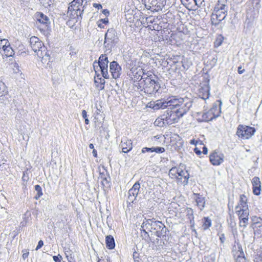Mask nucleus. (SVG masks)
I'll return each mask as SVG.
<instances>
[{
	"label": "nucleus",
	"instance_id": "2eb2a0df",
	"mask_svg": "<svg viewBox=\"0 0 262 262\" xmlns=\"http://www.w3.org/2000/svg\"><path fill=\"white\" fill-rule=\"evenodd\" d=\"M121 67L116 61H113L110 63V72L113 78L117 79L120 78L121 74Z\"/></svg>",
	"mask_w": 262,
	"mask_h": 262
},
{
	"label": "nucleus",
	"instance_id": "b1692460",
	"mask_svg": "<svg viewBox=\"0 0 262 262\" xmlns=\"http://www.w3.org/2000/svg\"><path fill=\"white\" fill-rule=\"evenodd\" d=\"M122 150L123 152L127 153L132 149V142L131 140L124 138L121 142Z\"/></svg>",
	"mask_w": 262,
	"mask_h": 262
},
{
	"label": "nucleus",
	"instance_id": "2f4dec72",
	"mask_svg": "<svg viewBox=\"0 0 262 262\" xmlns=\"http://www.w3.org/2000/svg\"><path fill=\"white\" fill-rule=\"evenodd\" d=\"M224 40V37L222 34L217 35L213 42L214 47L216 48L220 47L222 44Z\"/></svg>",
	"mask_w": 262,
	"mask_h": 262
},
{
	"label": "nucleus",
	"instance_id": "052dcab7",
	"mask_svg": "<svg viewBox=\"0 0 262 262\" xmlns=\"http://www.w3.org/2000/svg\"><path fill=\"white\" fill-rule=\"evenodd\" d=\"M261 253L259 255V258H260V262H262V247L261 248Z\"/></svg>",
	"mask_w": 262,
	"mask_h": 262
},
{
	"label": "nucleus",
	"instance_id": "8fccbe9b",
	"mask_svg": "<svg viewBox=\"0 0 262 262\" xmlns=\"http://www.w3.org/2000/svg\"><path fill=\"white\" fill-rule=\"evenodd\" d=\"M5 90V85L4 82L0 80V94H2Z\"/></svg>",
	"mask_w": 262,
	"mask_h": 262
},
{
	"label": "nucleus",
	"instance_id": "a211bd4d",
	"mask_svg": "<svg viewBox=\"0 0 262 262\" xmlns=\"http://www.w3.org/2000/svg\"><path fill=\"white\" fill-rule=\"evenodd\" d=\"M140 188V185L139 182H136L134 184L132 188L128 191V201L131 203L134 202L139 193Z\"/></svg>",
	"mask_w": 262,
	"mask_h": 262
},
{
	"label": "nucleus",
	"instance_id": "473e14b6",
	"mask_svg": "<svg viewBox=\"0 0 262 262\" xmlns=\"http://www.w3.org/2000/svg\"><path fill=\"white\" fill-rule=\"evenodd\" d=\"M210 110L211 111L212 114L214 116L215 118L219 116L221 113V106H217L216 104L213 105Z\"/></svg>",
	"mask_w": 262,
	"mask_h": 262
},
{
	"label": "nucleus",
	"instance_id": "58836bf2",
	"mask_svg": "<svg viewBox=\"0 0 262 262\" xmlns=\"http://www.w3.org/2000/svg\"><path fill=\"white\" fill-rule=\"evenodd\" d=\"M252 221L254 224L258 225V227L262 228V219L261 218L254 216L252 218Z\"/></svg>",
	"mask_w": 262,
	"mask_h": 262
},
{
	"label": "nucleus",
	"instance_id": "423d86ee",
	"mask_svg": "<svg viewBox=\"0 0 262 262\" xmlns=\"http://www.w3.org/2000/svg\"><path fill=\"white\" fill-rule=\"evenodd\" d=\"M183 167V166L181 167V165L172 167L169 170V175L172 178L178 179L180 182L186 185L188 183L189 174Z\"/></svg>",
	"mask_w": 262,
	"mask_h": 262
},
{
	"label": "nucleus",
	"instance_id": "4be33fe9",
	"mask_svg": "<svg viewBox=\"0 0 262 262\" xmlns=\"http://www.w3.org/2000/svg\"><path fill=\"white\" fill-rule=\"evenodd\" d=\"M193 199L195 200L196 205L201 211H202L205 206V198L199 193H194Z\"/></svg>",
	"mask_w": 262,
	"mask_h": 262
},
{
	"label": "nucleus",
	"instance_id": "69168bd1",
	"mask_svg": "<svg viewBox=\"0 0 262 262\" xmlns=\"http://www.w3.org/2000/svg\"><path fill=\"white\" fill-rule=\"evenodd\" d=\"M154 138H156L157 139H159V137H158V136H155Z\"/></svg>",
	"mask_w": 262,
	"mask_h": 262
},
{
	"label": "nucleus",
	"instance_id": "f03ea898",
	"mask_svg": "<svg viewBox=\"0 0 262 262\" xmlns=\"http://www.w3.org/2000/svg\"><path fill=\"white\" fill-rule=\"evenodd\" d=\"M135 84L138 89L148 94H152L158 92L160 84L158 81V77L152 73H147L143 76L139 82Z\"/></svg>",
	"mask_w": 262,
	"mask_h": 262
},
{
	"label": "nucleus",
	"instance_id": "cd10ccee",
	"mask_svg": "<svg viewBox=\"0 0 262 262\" xmlns=\"http://www.w3.org/2000/svg\"><path fill=\"white\" fill-rule=\"evenodd\" d=\"M106 247L109 249H113L115 247V243L114 237L112 235H107L105 237Z\"/></svg>",
	"mask_w": 262,
	"mask_h": 262
},
{
	"label": "nucleus",
	"instance_id": "f3484780",
	"mask_svg": "<svg viewBox=\"0 0 262 262\" xmlns=\"http://www.w3.org/2000/svg\"><path fill=\"white\" fill-rule=\"evenodd\" d=\"M149 3L150 5L148 9L158 12L163 8L166 2V0H150Z\"/></svg>",
	"mask_w": 262,
	"mask_h": 262
},
{
	"label": "nucleus",
	"instance_id": "5fc2aeb1",
	"mask_svg": "<svg viewBox=\"0 0 262 262\" xmlns=\"http://www.w3.org/2000/svg\"><path fill=\"white\" fill-rule=\"evenodd\" d=\"M93 7L94 8H95L98 9H101L102 8V5L101 4H97V3L93 4Z\"/></svg>",
	"mask_w": 262,
	"mask_h": 262
},
{
	"label": "nucleus",
	"instance_id": "aec40b11",
	"mask_svg": "<svg viewBox=\"0 0 262 262\" xmlns=\"http://www.w3.org/2000/svg\"><path fill=\"white\" fill-rule=\"evenodd\" d=\"M156 223L157 227H155L154 229L156 235L160 238L165 236L167 229L164 224L160 221H157Z\"/></svg>",
	"mask_w": 262,
	"mask_h": 262
},
{
	"label": "nucleus",
	"instance_id": "680f3d73",
	"mask_svg": "<svg viewBox=\"0 0 262 262\" xmlns=\"http://www.w3.org/2000/svg\"><path fill=\"white\" fill-rule=\"evenodd\" d=\"M84 120H84L85 123L86 124H89V119L86 118H85Z\"/></svg>",
	"mask_w": 262,
	"mask_h": 262
},
{
	"label": "nucleus",
	"instance_id": "f8f14e48",
	"mask_svg": "<svg viewBox=\"0 0 262 262\" xmlns=\"http://www.w3.org/2000/svg\"><path fill=\"white\" fill-rule=\"evenodd\" d=\"M147 27L151 30L160 31L162 29V20L158 17L150 16L146 18Z\"/></svg>",
	"mask_w": 262,
	"mask_h": 262
},
{
	"label": "nucleus",
	"instance_id": "412c9836",
	"mask_svg": "<svg viewBox=\"0 0 262 262\" xmlns=\"http://www.w3.org/2000/svg\"><path fill=\"white\" fill-rule=\"evenodd\" d=\"M95 76L94 77V83L95 86L99 90H102L104 89L105 81L104 78H102L100 75L97 74V71L95 70Z\"/></svg>",
	"mask_w": 262,
	"mask_h": 262
},
{
	"label": "nucleus",
	"instance_id": "c03bdc74",
	"mask_svg": "<svg viewBox=\"0 0 262 262\" xmlns=\"http://www.w3.org/2000/svg\"><path fill=\"white\" fill-rule=\"evenodd\" d=\"M153 152L157 153H163L165 151V148L161 147H153Z\"/></svg>",
	"mask_w": 262,
	"mask_h": 262
},
{
	"label": "nucleus",
	"instance_id": "c9c22d12",
	"mask_svg": "<svg viewBox=\"0 0 262 262\" xmlns=\"http://www.w3.org/2000/svg\"><path fill=\"white\" fill-rule=\"evenodd\" d=\"M203 220V227L204 230H206L211 226V221L208 217H205Z\"/></svg>",
	"mask_w": 262,
	"mask_h": 262
},
{
	"label": "nucleus",
	"instance_id": "c85d7f7f",
	"mask_svg": "<svg viewBox=\"0 0 262 262\" xmlns=\"http://www.w3.org/2000/svg\"><path fill=\"white\" fill-rule=\"evenodd\" d=\"M236 213L238 214L239 219H242L243 217L248 218L249 215L248 208L236 210Z\"/></svg>",
	"mask_w": 262,
	"mask_h": 262
},
{
	"label": "nucleus",
	"instance_id": "1a4fd4ad",
	"mask_svg": "<svg viewBox=\"0 0 262 262\" xmlns=\"http://www.w3.org/2000/svg\"><path fill=\"white\" fill-rule=\"evenodd\" d=\"M108 58L106 54H102L99 58L98 62L96 61H94L93 63V67L94 70H95V68H98L99 67L101 74L103 78L105 79L109 78V75L108 73Z\"/></svg>",
	"mask_w": 262,
	"mask_h": 262
},
{
	"label": "nucleus",
	"instance_id": "79ce46f5",
	"mask_svg": "<svg viewBox=\"0 0 262 262\" xmlns=\"http://www.w3.org/2000/svg\"><path fill=\"white\" fill-rule=\"evenodd\" d=\"M8 39H2L0 37V49H3L8 45Z\"/></svg>",
	"mask_w": 262,
	"mask_h": 262
},
{
	"label": "nucleus",
	"instance_id": "6ab92c4d",
	"mask_svg": "<svg viewBox=\"0 0 262 262\" xmlns=\"http://www.w3.org/2000/svg\"><path fill=\"white\" fill-rule=\"evenodd\" d=\"M209 160L211 164H221L224 162V156L221 152L214 150L210 154Z\"/></svg>",
	"mask_w": 262,
	"mask_h": 262
},
{
	"label": "nucleus",
	"instance_id": "a18cd8bd",
	"mask_svg": "<svg viewBox=\"0 0 262 262\" xmlns=\"http://www.w3.org/2000/svg\"><path fill=\"white\" fill-rule=\"evenodd\" d=\"M29 176L27 173V172H24L23 173V176L22 177V180L24 182L23 184L24 185H25V183H26L29 180Z\"/></svg>",
	"mask_w": 262,
	"mask_h": 262
},
{
	"label": "nucleus",
	"instance_id": "ea45409f",
	"mask_svg": "<svg viewBox=\"0 0 262 262\" xmlns=\"http://www.w3.org/2000/svg\"><path fill=\"white\" fill-rule=\"evenodd\" d=\"M248 218L243 217L242 219H239V226L241 227H243L244 228H246L248 224Z\"/></svg>",
	"mask_w": 262,
	"mask_h": 262
},
{
	"label": "nucleus",
	"instance_id": "9b49d317",
	"mask_svg": "<svg viewBox=\"0 0 262 262\" xmlns=\"http://www.w3.org/2000/svg\"><path fill=\"white\" fill-rule=\"evenodd\" d=\"M144 74L140 67L134 65L130 68L128 75L135 85L136 82L138 83L142 79Z\"/></svg>",
	"mask_w": 262,
	"mask_h": 262
},
{
	"label": "nucleus",
	"instance_id": "864d4df0",
	"mask_svg": "<svg viewBox=\"0 0 262 262\" xmlns=\"http://www.w3.org/2000/svg\"><path fill=\"white\" fill-rule=\"evenodd\" d=\"M225 239H226V238H225V234L224 233L221 234L220 236V239L221 243H224L225 241Z\"/></svg>",
	"mask_w": 262,
	"mask_h": 262
},
{
	"label": "nucleus",
	"instance_id": "7c9ffc66",
	"mask_svg": "<svg viewBox=\"0 0 262 262\" xmlns=\"http://www.w3.org/2000/svg\"><path fill=\"white\" fill-rule=\"evenodd\" d=\"M202 118L203 120L206 122L211 121L215 118L210 109L203 114Z\"/></svg>",
	"mask_w": 262,
	"mask_h": 262
},
{
	"label": "nucleus",
	"instance_id": "0eeeda50",
	"mask_svg": "<svg viewBox=\"0 0 262 262\" xmlns=\"http://www.w3.org/2000/svg\"><path fill=\"white\" fill-rule=\"evenodd\" d=\"M83 0H73L68 7L67 14L71 19H78L82 14Z\"/></svg>",
	"mask_w": 262,
	"mask_h": 262
},
{
	"label": "nucleus",
	"instance_id": "dca6fc26",
	"mask_svg": "<svg viewBox=\"0 0 262 262\" xmlns=\"http://www.w3.org/2000/svg\"><path fill=\"white\" fill-rule=\"evenodd\" d=\"M198 94L200 97L204 100L208 99L210 95V87L209 81H205L200 83Z\"/></svg>",
	"mask_w": 262,
	"mask_h": 262
},
{
	"label": "nucleus",
	"instance_id": "6e6552de",
	"mask_svg": "<svg viewBox=\"0 0 262 262\" xmlns=\"http://www.w3.org/2000/svg\"><path fill=\"white\" fill-rule=\"evenodd\" d=\"M156 221H154L153 219H145L141 226V235L145 241L150 240L149 232L154 231L155 227L156 226Z\"/></svg>",
	"mask_w": 262,
	"mask_h": 262
},
{
	"label": "nucleus",
	"instance_id": "4d7b16f0",
	"mask_svg": "<svg viewBox=\"0 0 262 262\" xmlns=\"http://www.w3.org/2000/svg\"><path fill=\"white\" fill-rule=\"evenodd\" d=\"M82 117L85 119L87 118L86 112L85 110H83L82 112Z\"/></svg>",
	"mask_w": 262,
	"mask_h": 262
},
{
	"label": "nucleus",
	"instance_id": "f257e3e1",
	"mask_svg": "<svg viewBox=\"0 0 262 262\" xmlns=\"http://www.w3.org/2000/svg\"><path fill=\"white\" fill-rule=\"evenodd\" d=\"M149 107L154 110L164 109L169 107L182 117L189 111L191 102L188 99L171 96L166 100H158L149 103Z\"/></svg>",
	"mask_w": 262,
	"mask_h": 262
},
{
	"label": "nucleus",
	"instance_id": "4c0bfd02",
	"mask_svg": "<svg viewBox=\"0 0 262 262\" xmlns=\"http://www.w3.org/2000/svg\"><path fill=\"white\" fill-rule=\"evenodd\" d=\"M252 187L256 186H261L260 181L259 178L257 177H254L252 180Z\"/></svg>",
	"mask_w": 262,
	"mask_h": 262
},
{
	"label": "nucleus",
	"instance_id": "338daca9",
	"mask_svg": "<svg viewBox=\"0 0 262 262\" xmlns=\"http://www.w3.org/2000/svg\"><path fill=\"white\" fill-rule=\"evenodd\" d=\"M98 262H103V261H101V260L99 259Z\"/></svg>",
	"mask_w": 262,
	"mask_h": 262
},
{
	"label": "nucleus",
	"instance_id": "0e129e2a",
	"mask_svg": "<svg viewBox=\"0 0 262 262\" xmlns=\"http://www.w3.org/2000/svg\"><path fill=\"white\" fill-rule=\"evenodd\" d=\"M27 256H28V254H23V257L24 258H25V257H26Z\"/></svg>",
	"mask_w": 262,
	"mask_h": 262
},
{
	"label": "nucleus",
	"instance_id": "bf43d9fd",
	"mask_svg": "<svg viewBox=\"0 0 262 262\" xmlns=\"http://www.w3.org/2000/svg\"><path fill=\"white\" fill-rule=\"evenodd\" d=\"M93 156L95 157H97V150L95 149H93Z\"/></svg>",
	"mask_w": 262,
	"mask_h": 262
},
{
	"label": "nucleus",
	"instance_id": "7ed1b4c3",
	"mask_svg": "<svg viewBox=\"0 0 262 262\" xmlns=\"http://www.w3.org/2000/svg\"><path fill=\"white\" fill-rule=\"evenodd\" d=\"M181 118L182 117L178 113L170 108L158 117L155 121L154 124L159 127L169 126L178 123Z\"/></svg>",
	"mask_w": 262,
	"mask_h": 262
},
{
	"label": "nucleus",
	"instance_id": "de8ad7c7",
	"mask_svg": "<svg viewBox=\"0 0 262 262\" xmlns=\"http://www.w3.org/2000/svg\"><path fill=\"white\" fill-rule=\"evenodd\" d=\"M53 258L54 261L55 262H61V259H62V256L58 254L57 256H53Z\"/></svg>",
	"mask_w": 262,
	"mask_h": 262
},
{
	"label": "nucleus",
	"instance_id": "09e8293b",
	"mask_svg": "<svg viewBox=\"0 0 262 262\" xmlns=\"http://www.w3.org/2000/svg\"><path fill=\"white\" fill-rule=\"evenodd\" d=\"M153 147L151 148H148V147H143L142 149V153H145V152H153Z\"/></svg>",
	"mask_w": 262,
	"mask_h": 262
},
{
	"label": "nucleus",
	"instance_id": "603ef678",
	"mask_svg": "<svg viewBox=\"0 0 262 262\" xmlns=\"http://www.w3.org/2000/svg\"><path fill=\"white\" fill-rule=\"evenodd\" d=\"M43 245V242L42 240H40L38 242V245L35 249L36 250H38L40 248H41Z\"/></svg>",
	"mask_w": 262,
	"mask_h": 262
},
{
	"label": "nucleus",
	"instance_id": "37998d69",
	"mask_svg": "<svg viewBox=\"0 0 262 262\" xmlns=\"http://www.w3.org/2000/svg\"><path fill=\"white\" fill-rule=\"evenodd\" d=\"M253 192L255 195H258L260 193L261 191V186L253 187Z\"/></svg>",
	"mask_w": 262,
	"mask_h": 262
},
{
	"label": "nucleus",
	"instance_id": "393cba45",
	"mask_svg": "<svg viewBox=\"0 0 262 262\" xmlns=\"http://www.w3.org/2000/svg\"><path fill=\"white\" fill-rule=\"evenodd\" d=\"M99 179L101 180V184L104 187L108 188L110 186V177L107 171L100 172Z\"/></svg>",
	"mask_w": 262,
	"mask_h": 262
},
{
	"label": "nucleus",
	"instance_id": "9d476101",
	"mask_svg": "<svg viewBox=\"0 0 262 262\" xmlns=\"http://www.w3.org/2000/svg\"><path fill=\"white\" fill-rule=\"evenodd\" d=\"M255 132L256 129L254 127L239 124L237 126L236 135L238 138L242 139H249L255 134Z\"/></svg>",
	"mask_w": 262,
	"mask_h": 262
},
{
	"label": "nucleus",
	"instance_id": "39448f33",
	"mask_svg": "<svg viewBox=\"0 0 262 262\" xmlns=\"http://www.w3.org/2000/svg\"><path fill=\"white\" fill-rule=\"evenodd\" d=\"M226 6L219 0L215 6L211 15L210 21L212 25H218L227 15Z\"/></svg>",
	"mask_w": 262,
	"mask_h": 262
},
{
	"label": "nucleus",
	"instance_id": "e433bc0d",
	"mask_svg": "<svg viewBox=\"0 0 262 262\" xmlns=\"http://www.w3.org/2000/svg\"><path fill=\"white\" fill-rule=\"evenodd\" d=\"M35 190L36 191V194L34 196V198L36 200H38L42 195V189L39 185H36L35 186Z\"/></svg>",
	"mask_w": 262,
	"mask_h": 262
},
{
	"label": "nucleus",
	"instance_id": "49530a36",
	"mask_svg": "<svg viewBox=\"0 0 262 262\" xmlns=\"http://www.w3.org/2000/svg\"><path fill=\"white\" fill-rule=\"evenodd\" d=\"M111 165H101V168L99 167V171L100 172H104L105 173L107 171L106 169L108 168V166L111 167Z\"/></svg>",
	"mask_w": 262,
	"mask_h": 262
},
{
	"label": "nucleus",
	"instance_id": "13d9d810",
	"mask_svg": "<svg viewBox=\"0 0 262 262\" xmlns=\"http://www.w3.org/2000/svg\"><path fill=\"white\" fill-rule=\"evenodd\" d=\"M102 13H103L104 15H106V16H107V15H109V11H108V10H107V9H104V10H103V11H102Z\"/></svg>",
	"mask_w": 262,
	"mask_h": 262
},
{
	"label": "nucleus",
	"instance_id": "c756f323",
	"mask_svg": "<svg viewBox=\"0 0 262 262\" xmlns=\"http://www.w3.org/2000/svg\"><path fill=\"white\" fill-rule=\"evenodd\" d=\"M186 213L188 219L190 221V224H191V226H193L194 224V222L193 209L191 208L187 207L186 209Z\"/></svg>",
	"mask_w": 262,
	"mask_h": 262
},
{
	"label": "nucleus",
	"instance_id": "4468645a",
	"mask_svg": "<svg viewBox=\"0 0 262 262\" xmlns=\"http://www.w3.org/2000/svg\"><path fill=\"white\" fill-rule=\"evenodd\" d=\"M190 143L196 146L194 149V151L197 155H201L202 152L204 155H206L207 154V148L201 140L192 139L190 140Z\"/></svg>",
	"mask_w": 262,
	"mask_h": 262
},
{
	"label": "nucleus",
	"instance_id": "f704fd0d",
	"mask_svg": "<svg viewBox=\"0 0 262 262\" xmlns=\"http://www.w3.org/2000/svg\"><path fill=\"white\" fill-rule=\"evenodd\" d=\"M115 31L113 29H109L105 34V40H111L115 36Z\"/></svg>",
	"mask_w": 262,
	"mask_h": 262
},
{
	"label": "nucleus",
	"instance_id": "a878e982",
	"mask_svg": "<svg viewBox=\"0 0 262 262\" xmlns=\"http://www.w3.org/2000/svg\"><path fill=\"white\" fill-rule=\"evenodd\" d=\"M247 198L244 194L240 195L239 201L238 205L235 207V210L240 209H248Z\"/></svg>",
	"mask_w": 262,
	"mask_h": 262
},
{
	"label": "nucleus",
	"instance_id": "6e6d98bb",
	"mask_svg": "<svg viewBox=\"0 0 262 262\" xmlns=\"http://www.w3.org/2000/svg\"><path fill=\"white\" fill-rule=\"evenodd\" d=\"M245 71V69L242 68V66H239L238 67V73L239 74L243 73Z\"/></svg>",
	"mask_w": 262,
	"mask_h": 262
},
{
	"label": "nucleus",
	"instance_id": "3c124183",
	"mask_svg": "<svg viewBox=\"0 0 262 262\" xmlns=\"http://www.w3.org/2000/svg\"><path fill=\"white\" fill-rule=\"evenodd\" d=\"M241 260H245L244 256V253L243 252H240V255H239L236 259L237 262H240Z\"/></svg>",
	"mask_w": 262,
	"mask_h": 262
},
{
	"label": "nucleus",
	"instance_id": "20e7f679",
	"mask_svg": "<svg viewBox=\"0 0 262 262\" xmlns=\"http://www.w3.org/2000/svg\"><path fill=\"white\" fill-rule=\"evenodd\" d=\"M35 21L36 27L45 35L48 36L51 32V23L49 17L41 12L35 14Z\"/></svg>",
	"mask_w": 262,
	"mask_h": 262
},
{
	"label": "nucleus",
	"instance_id": "e2e57ef3",
	"mask_svg": "<svg viewBox=\"0 0 262 262\" xmlns=\"http://www.w3.org/2000/svg\"><path fill=\"white\" fill-rule=\"evenodd\" d=\"M89 147H90V148L92 149L93 150V149H95V148H94V145H93L92 143H91V144L89 145Z\"/></svg>",
	"mask_w": 262,
	"mask_h": 262
},
{
	"label": "nucleus",
	"instance_id": "bb28decb",
	"mask_svg": "<svg viewBox=\"0 0 262 262\" xmlns=\"http://www.w3.org/2000/svg\"><path fill=\"white\" fill-rule=\"evenodd\" d=\"M2 54L3 56L6 57H12L14 55V51L9 42H8V45L3 49Z\"/></svg>",
	"mask_w": 262,
	"mask_h": 262
},
{
	"label": "nucleus",
	"instance_id": "5701e85b",
	"mask_svg": "<svg viewBox=\"0 0 262 262\" xmlns=\"http://www.w3.org/2000/svg\"><path fill=\"white\" fill-rule=\"evenodd\" d=\"M184 5L188 9H192L195 6L201 5L204 0H181Z\"/></svg>",
	"mask_w": 262,
	"mask_h": 262
},
{
	"label": "nucleus",
	"instance_id": "ddd939ff",
	"mask_svg": "<svg viewBox=\"0 0 262 262\" xmlns=\"http://www.w3.org/2000/svg\"><path fill=\"white\" fill-rule=\"evenodd\" d=\"M30 43L32 49L38 56H42V49L45 48L43 42L36 36H33L30 38Z\"/></svg>",
	"mask_w": 262,
	"mask_h": 262
},
{
	"label": "nucleus",
	"instance_id": "72a5a7b5",
	"mask_svg": "<svg viewBox=\"0 0 262 262\" xmlns=\"http://www.w3.org/2000/svg\"><path fill=\"white\" fill-rule=\"evenodd\" d=\"M108 22L109 21L107 18L100 19L97 21V25L99 28L104 29L105 26L108 25Z\"/></svg>",
	"mask_w": 262,
	"mask_h": 262
},
{
	"label": "nucleus",
	"instance_id": "774afa93",
	"mask_svg": "<svg viewBox=\"0 0 262 262\" xmlns=\"http://www.w3.org/2000/svg\"><path fill=\"white\" fill-rule=\"evenodd\" d=\"M150 0H149V1H150Z\"/></svg>",
	"mask_w": 262,
	"mask_h": 262
},
{
	"label": "nucleus",
	"instance_id": "a19ab883",
	"mask_svg": "<svg viewBox=\"0 0 262 262\" xmlns=\"http://www.w3.org/2000/svg\"><path fill=\"white\" fill-rule=\"evenodd\" d=\"M10 68L13 70V72L16 73L19 70L18 64L15 62H13L10 64Z\"/></svg>",
	"mask_w": 262,
	"mask_h": 262
}]
</instances>
